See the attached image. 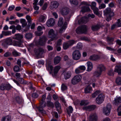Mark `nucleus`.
<instances>
[{"mask_svg": "<svg viewBox=\"0 0 121 121\" xmlns=\"http://www.w3.org/2000/svg\"><path fill=\"white\" fill-rule=\"evenodd\" d=\"M80 39L81 40L89 41H90V39L89 38L86 37L82 36L80 37Z\"/></svg>", "mask_w": 121, "mask_h": 121, "instance_id": "nucleus-47", "label": "nucleus"}, {"mask_svg": "<svg viewBox=\"0 0 121 121\" xmlns=\"http://www.w3.org/2000/svg\"><path fill=\"white\" fill-rule=\"evenodd\" d=\"M32 35L30 33L26 34L25 35L26 38L28 39H30L32 38Z\"/></svg>", "mask_w": 121, "mask_h": 121, "instance_id": "nucleus-48", "label": "nucleus"}, {"mask_svg": "<svg viewBox=\"0 0 121 121\" xmlns=\"http://www.w3.org/2000/svg\"><path fill=\"white\" fill-rule=\"evenodd\" d=\"M17 80L21 84H26L27 82L26 81H24L23 79L22 78H17Z\"/></svg>", "mask_w": 121, "mask_h": 121, "instance_id": "nucleus-40", "label": "nucleus"}, {"mask_svg": "<svg viewBox=\"0 0 121 121\" xmlns=\"http://www.w3.org/2000/svg\"><path fill=\"white\" fill-rule=\"evenodd\" d=\"M97 69L98 70L102 72L105 70V68L104 66L102 64L99 65L97 67Z\"/></svg>", "mask_w": 121, "mask_h": 121, "instance_id": "nucleus-26", "label": "nucleus"}, {"mask_svg": "<svg viewBox=\"0 0 121 121\" xmlns=\"http://www.w3.org/2000/svg\"><path fill=\"white\" fill-rule=\"evenodd\" d=\"M72 58L75 60H79L81 57L80 52L78 50H75L73 52L72 54Z\"/></svg>", "mask_w": 121, "mask_h": 121, "instance_id": "nucleus-2", "label": "nucleus"}, {"mask_svg": "<svg viewBox=\"0 0 121 121\" xmlns=\"http://www.w3.org/2000/svg\"><path fill=\"white\" fill-rule=\"evenodd\" d=\"M45 17L43 16H41L39 18L40 21L42 22H43L45 19Z\"/></svg>", "mask_w": 121, "mask_h": 121, "instance_id": "nucleus-64", "label": "nucleus"}, {"mask_svg": "<svg viewBox=\"0 0 121 121\" xmlns=\"http://www.w3.org/2000/svg\"><path fill=\"white\" fill-rule=\"evenodd\" d=\"M12 54L15 57L19 56L20 54L15 50H13V51Z\"/></svg>", "mask_w": 121, "mask_h": 121, "instance_id": "nucleus-37", "label": "nucleus"}, {"mask_svg": "<svg viewBox=\"0 0 121 121\" xmlns=\"http://www.w3.org/2000/svg\"><path fill=\"white\" fill-rule=\"evenodd\" d=\"M82 44L81 43H79L77 44L76 46V50H78L79 51V50L82 49Z\"/></svg>", "mask_w": 121, "mask_h": 121, "instance_id": "nucleus-41", "label": "nucleus"}, {"mask_svg": "<svg viewBox=\"0 0 121 121\" xmlns=\"http://www.w3.org/2000/svg\"><path fill=\"white\" fill-rule=\"evenodd\" d=\"M48 35L51 37H56L55 34L54 33V30L53 29H51L49 30L48 32Z\"/></svg>", "mask_w": 121, "mask_h": 121, "instance_id": "nucleus-30", "label": "nucleus"}, {"mask_svg": "<svg viewBox=\"0 0 121 121\" xmlns=\"http://www.w3.org/2000/svg\"><path fill=\"white\" fill-rule=\"evenodd\" d=\"M4 43L7 45H10L12 43V41L11 39L8 38L5 40Z\"/></svg>", "mask_w": 121, "mask_h": 121, "instance_id": "nucleus-25", "label": "nucleus"}, {"mask_svg": "<svg viewBox=\"0 0 121 121\" xmlns=\"http://www.w3.org/2000/svg\"><path fill=\"white\" fill-rule=\"evenodd\" d=\"M2 33L5 36L10 35L11 34V31H2Z\"/></svg>", "mask_w": 121, "mask_h": 121, "instance_id": "nucleus-45", "label": "nucleus"}, {"mask_svg": "<svg viewBox=\"0 0 121 121\" xmlns=\"http://www.w3.org/2000/svg\"><path fill=\"white\" fill-rule=\"evenodd\" d=\"M115 82L118 85H121V77H117L116 79Z\"/></svg>", "mask_w": 121, "mask_h": 121, "instance_id": "nucleus-32", "label": "nucleus"}, {"mask_svg": "<svg viewBox=\"0 0 121 121\" xmlns=\"http://www.w3.org/2000/svg\"><path fill=\"white\" fill-rule=\"evenodd\" d=\"M47 106H48L53 107L54 104L52 103L50 101H47Z\"/></svg>", "mask_w": 121, "mask_h": 121, "instance_id": "nucleus-56", "label": "nucleus"}, {"mask_svg": "<svg viewBox=\"0 0 121 121\" xmlns=\"http://www.w3.org/2000/svg\"><path fill=\"white\" fill-rule=\"evenodd\" d=\"M111 108V105L110 104H108L106 107H105L103 108V113L107 116L109 115L110 113Z\"/></svg>", "mask_w": 121, "mask_h": 121, "instance_id": "nucleus-5", "label": "nucleus"}, {"mask_svg": "<svg viewBox=\"0 0 121 121\" xmlns=\"http://www.w3.org/2000/svg\"><path fill=\"white\" fill-rule=\"evenodd\" d=\"M87 71H90L93 68V65L92 63L90 61H88L87 63Z\"/></svg>", "mask_w": 121, "mask_h": 121, "instance_id": "nucleus-23", "label": "nucleus"}, {"mask_svg": "<svg viewBox=\"0 0 121 121\" xmlns=\"http://www.w3.org/2000/svg\"><path fill=\"white\" fill-rule=\"evenodd\" d=\"M88 103L85 100H83L81 101L80 103V104L81 105H86L88 104Z\"/></svg>", "mask_w": 121, "mask_h": 121, "instance_id": "nucleus-54", "label": "nucleus"}, {"mask_svg": "<svg viewBox=\"0 0 121 121\" xmlns=\"http://www.w3.org/2000/svg\"><path fill=\"white\" fill-rule=\"evenodd\" d=\"M13 70L14 72H19L20 70L19 67L17 65L15 66L13 68Z\"/></svg>", "mask_w": 121, "mask_h": 121, "instance_id": "nucleus-52", "label": "nucleus"}, {"mask_svg": "<svg viewBox=\"0 0 121 121\" xmlns=\"http://www.w3.org/2000/svg\"><path fill=\"white\" fill-rule=\"evenodd\" d=\"M61 60L60 57L58 56L56 57L54 59V63L55 65H56L59 63Z\"/></svg>", "mask_w": 121, "mask_h": 121, "instance_id": "nucleus-29", "label": "nucleus"}, {"mask_svg": "<svg viewBox=\"0 0 121 121\" xmlns=\"http://www.w3.org/2000/svg\"><path fill=\"white\" fill-rule=\"evenodd\" d=\"M99 93V91H96L95 93L92 94V96L93 98H95L96 96Z\"/></svg>", "mask_w": 121, "mask_h": 121, "instance_id": "nucleus-53", "label": "nucleus"}, {"mask_svg": "<svg viewBox=\"0 0 121 121\" xmlns=\"http://www.w3.org/2000/svg\"><path fill=\"white\" fill-rule=\"evenodd\" d=\"M68 42L64 43L63 44V47L64 49H66L68 48L69 46Z\"/></svg>", "mask_w": 121, "mask_h": 121, "instance_id": "nucleus-42", "label": "nucleus"}, {"mask_svg": "<svg viewBox=\"0 0 121 121\" xmlns=\"http://www.w3.org/2000/svg\"><path fill=\"white\" fill-rule=\"evenodd\" d=\"M107 40L109 44H113L112 42L114 40L113 38L110 37H108L107 38Z\"/></svg>", "mask_w": 121, "mask_h": 121, "instance_id": "nucleus-31", "label": "nucleus"}, {"mask_svg": "<svg viewBox=\"0 0 121 121\" xmlns=\"http://www.w3.org/2000/svg\"><path fill=\"white\" fill-rule=\"evenodd\" d=\"M32 96L34 98H37L38 96V95L36 93H33L32 95Z\"/></svg>", "mask_w": 121, "mask_h": 121, "instance_id": "nucleus-62", "label": "nucleus"}, {"mask_svg": "<svg viewBox=\"0 0 121 121\" xmlns=\"http://www.w3.org/2000/svg\"><path fill=\"white\" fill-rule=\"evenodd\" d=\"M92 9L93 10L94 14L96 15H98L99 14V9L96 8H92Z\"/></svg>", "mask_w": 121, "mask_h": 121, "instance_id": "nucleus-38", "label": "nucleus"}, {"mask_svg": "<svg viewBox=\"0 0 121 121\" xmlns=\"http://www.w3.org/2000/svg\"><path fill=\"white\" fill-rule=\"evenodd\" d=\"M89 5L87 4L85 6L82 7V8L81 12L84 13L90 11V9L89 7Z\"/></svg>", "mask_w": 121, "mask_h": 121, "instance_id": "nucleus-16", "label": "nucleus"}, {"mask_svg": "<svg viewBox=\"0 0 121 121\" xmlns=\"http://www.w3.org/2000/svg\"><path fill=\"white\" fill-rule=\"evenodd\" d=\"M46 106V104L45 101H40V105L38 108V109L43 115L45 114V111L43 110V108L45 107Z\"/></svg>", "mask_w": 121, "mask_h": 121, "instance_id": "nucleus-4", "label": "nucleus"}, {"mask_svg": "<svg viewBox=\"0 0 121 121\" xmlns=\"http://www.w3.org/2000/svg\"><path fill=\"white\" fill-rule=\"evenodd\" d=\"M20 23L22 24V27L23 28L27 25V22L24 19H21L20 20Z\"/></svg>", "mask_w": 121, "mask_h": 121, "instance_id": "nucleus-28", "label": "nucleus"}, {"mask_svg": "<svg viewBox=\"0 0 121 121\" xmlns=\"http://www.w3.org/2000/svg\"><path fill=\"white\" fill-rule=\"evenodd\" d=\"M64 78L66 79L69 78L71 75V72L70 71L66 72L64 73Z\"/></svg>", "mask_w": 121, "mask_h": 121, "instance_id": "nucleus-24", "label": "nucleus"}, {"mask_svg": "<svg viewBox=\"0 0 121 121\" xmlns=\"http://www.w3.org/2000/svg\"><path fill=\"white\" fill-rule=\"evenodd\" d=\"M87 30V27L85 25H83L77 28L76 30V32L77 34H80L85 33Z\"/></svg>", "mask_w": 121, "mask_h": 121, "instance_id": "nucleus-1", "label": "nucleus"}, {"mask_svg": "<svg viewBox=\"0 0 121 121\" xmlns=\"http://www.w3.org/2000/svg\"><path fill=\"white\" fill-rule=\"evenodd\" d=\"M95 108V105H92L86 107H85L84 108L87 111H90L94 110Z\"/></svg>", "mask_w": 121, "mask_h": 121, "instance_id": "nucleus-19", "label": "nucleus"}, {"mask_svg": "<svg viewBox=\"0 0 121 121\" xmlns=\"http://www.w3.org/2000/svg\"><path fill=\"white\" fill-rule=\"evenodd\" d=\"M11 53L7 52L5 53L4 55V56L5 57H7L11 56Z\"/></svg>", "mask_w": 121, "mask_h": 121, "instance_id": "nucleus-60", "label": "nucleus"}, {"mask_svg": "<svg viewBox=\"0 0 121 121\" xmlns=\"http://www.w3.org/2000/svg\"><path fill=\"white\" fill-rule=\"evenodd\" d=\"M26 18L28 21V25L29 26H30L31 24L32 21L31 17L30 16L27 15L26 16Z\"/></svg>", "mask_w": 121, "mask_h": 121, "instance_id": "nucleus-36", "label": "nucleus"}, {"mask_svg": "<svg viewBox=\"0 0 121 121\" xmlns=\"http://www.w3.org/2000/svg\"><path fill=\"white\" fill-rule=\"evenodd\" d=\"M114 71L118 73L119 75H121V66L119 65H117L115 67Z\"/></svg>", "mask_w": 121, "mask_h": 121, "instance_id": "nucleus-18", "label": "nucleus"}, {"mask_svg": "<svg viewBox=\"0 0 121 121\" xmlns=\"http://www.w3.org/2000/svg\"><path fill=\"white\" fill-rule=\"evenodd\" d=\"M0 89L2 90H6V84H2L0 86Z\"/></svg>", "mask_w": 121, "mask_h": 121, "instance_id": "nucleus-51", "label": "nucleus"}, {"mask_svg": "<svg viewBox=\"0 0 121 121\" xmlns=\"http://www.w3.org/2000/svg\"><path fill=\"white\" fill-rule=\"evenodd\" d=\"M108 73V75L110 76H113L114 74L113 70H109Z\"/></svg>", "mask_w": 121, "mask_h": 121, "instance_id": "nucleus-61", "label": "nucleus"}, {"mask_svg": "<svg viewBox=\"0 0 121 121\" xmlns=\"http://www.w3.org/2000/svg\"><path fill=\"white\" fill-rule=\"evenodd\" d=\"M55 24V19L53 18H51L47 22L46 25L48 27H50L53 26Z\"/></svg>", "mask_w": 121, "mask_h": 121, "instance_id": "nucleus-9", "label": "nucleus"}, {"mask_svg": "<svg viewBox=\"0 0 121 121\" xmlns=\"http://www.w3.org/2000/svg\"><path fill=\"white\" fill-rule=\"evenodd\" d=\"M121 103V97L119 96L115 98L114 100L112 102L113 105H117L120 104Z\"/></svg>", "mask_w": 121, "mask_h": 121, "instance_id": "nucleus-10", "label": "nucleus"}, {"mask_svg": "<svg viewBox=\"0 0 121 121\" xmlns=\"http://www.w3.org/2000/svg\"><path fill=\"white\" fill-rule=\"evenodd\" d=\"M61 90L64 91L66 90L67 89V87L64 84H62L61 87Z\"/></svg>", "mask_w": 121, "mask_h": 121, "instance_id": "nucleus-57", "label": "nucleus"}, {"mask_svg": "<svg viewBox=\"0 0 121 121\" xmlns=\"http://www.w3.org/2000/svg\"><path fill=\"white\" fill-rule=\"evenodd\" d=\"M71 4L77 5L78 4L77 0H69Z\"/></svg>", "mask_w": 121, "mask_h": 121, "instance_id": "nucleus-50", "label": "nucleus"}, {"mask_svg": "<svg viewBox=\"0 0 121 121\" xmlns=\"http://www.w3.org/2000/svg\"><path fill=\"white\" fill-rule=\"evenodd\" d=\"M67 25V23L66 22H65L62 27L60 30L59 31L60 33H61L65 30L66 28Z\"/></svg>", "mask_w": 121, "mask_h": 121, "instance_id": "nucleus-27", "label": "nucleus"}, {"mask_svg": "<svg viewBox=\"0 0 121 121\" xmlns=\"http://www.w3.org/2000/svg\"><path fill=\"white\" fill-rule=\"evenodd\" d=\"M100 58V56L97 55H94L90 56L89 57V59L90 60H92L95 61H97L99 60Z\"/></svg>", "mask_w": 121, "mask_h": 121, "instance_id": "nucleus-12", "label": "nucleus"}, {"mask_svg": "<svg viewBox=\"0 0 121 121\" xmlns=\"http://www.w3.org/2000/svg\"><path fill=\"white\" fill-rule=\"evenodd\" d=\"M56 108V110L59 113H60L62 111L60 105V104L58 102H56L55 103Z\"/></svg>", "mask_w": 121, "mask_h": 121, "instance_id": "nucleus-13", "label": "nucleus"}, {"mask_svg": "<svg viewBox=\"0 0 121 121\" xmlns=\"http://www.w3.org/2000/svg\"><path fill=\"white\" fill-rule=\"evenodd\" d=\"M106 5L104 4H100L99 7V8L100 9L105 8L106 7Z\"/></svg>", "mask_w": 121, "mask_h": 121, "instance_id": "nucleus-63", "label": "nucleus"}, {"mask_svg": "<svg viewBox=\"0 0 121 121\" xmlns=\"http://www.w3.org/2000/svg\"><path fill=\"white\" fill-rule=\"evenodd\" d=\"M116 24V26L117 27H121V22L120 19H118L117 20V22Z\"/></svg>", "mask_w": 121, "mask_h": 121, "instance_id": "nucleus-49", "label": "nucleus"}, {"mask_svg": "<svg viewBox=\"0 0 121 121\" xmlns=\"http://www.w3.org/2000/svg\"><path fill=\"white\" fill-rule=\"evenodd\" d=\"M23 36L22 35L19 34H17L15 35L13 38L14 39L20 41L23 38Z\"/></svg>", "mask_w": 121, "mask_h": 121, "instance_id": "nucleus-17", "label": "nucleus"}, {"mask_svg": "<svg viewBox=\"0 0 121 121\" xmlns=\"http://www.w3.org/2000/svg\"><path fill=\"white\" fill-rule=\"evenodd\" d=\"M102 72L97 69V70L94 73V75L98 77L101 74Z\"/></svg>", "mask_w": 121, "mask_h": 121, "instance_id": "nucleus-44", "label": "nucleus"}, {"mask_svg": "<svg viewBox=\"0 0 121 121\" xmlns=\"http://www.w3.org/2000/svg\"><path fill=\"white\" fill-rule=\"evenodd\" d=\"M104 13L105 14L109 15H114V13L111 12V9L110 8H108L104 11Z\"/></svg>", "mask_w": 121, "mask_h": 121, "instance_id": "nucleus-20", "label": "nucleus"}, {"mask_svg": "<svg viewBox=\"0 0 121 121\" xmlns=\"http://www.w3.org/2000/svg\"><path fill=\"white\" fill-rule=\"evenodd\" d=\"M60 12L62 15L63 16L66 15L69 13V9L66 8H63L61 10Z\"/></svg>", "mask_w": 121, "mask_h": 121, "instance_id": "nucleus-14", "label": "nucleus"}, {"mask_svg": "<svg viewBox=\"0 0 121 121\" xmlns=\"http://www.w3.org/2000/svg\"><path fill=\"white\" fill-rule=\"evenodd\" d=\"M63 18L61 17H60L58 21V25L59 26H60L63 24Z\"/></svg>", "mask_w": 121, "mask_h": 121, "instance_id": "nucleus-35", "label": "nucleus"}, {"mask_svg": "<svg viewBox=\"0 0 121 121\" xmlns=\"http://www.w3.org/2000/svg\"><path fill=\"white\" fill-rule=\"evenodd\" d=\"M58 38L57 37H52L51 39L49 40L48 42V44H52V43H51V42L53 40H56Z\"/></svg>", "mask_w": 121, "mask_h": 121, "instance_id": "nucleus-43", "label": "nucleus"}, {"mask_svg": "<svg viewBox=\"0 0 121 121\" xmlns=\"http://www.w3.org/2000/svg\"><path fill=\"white\" fill-rule=\"evenodd\" d=\"M67 111L68 115H70V114L72 113L73 109L71 106H69L68 108L66 109Z\"/></svg>", "mask_w": 121, "mask_h": 121, "instance_id": "nucleus-34", "label": "nucleus"}, {"mask_svg": "<svg viewBox=\"0 0 121 121\" xmlns=\"http://www.w3.org/2000/svg\"><path fill=\"white\" fill-rule=\"evenodd\" d=\"M12 88V87L9 84H6V90H9Z\"/></svg>", "mask_w": 121, "mask_h": 121, "instance_id": "nucleus-59", "label": "nucleus"}, {"mask_svg": "<svg viewBox=\"0 0 121 121\" xmlns=\"http://www.w3.org/2000/svg\"><path fill=\"white\" fill-rule=\"evenodd\" d=\"M15 99L16 102L19 104H22L23 102V100L22 98L19 96H17L16 97Z\"/></svg>", "mask_w": 121, "mask_h": 121, "instance_id": "nucleus-22", "label": "nucleus"}, {"mask_svg": "<svg viewBox=\"0 0 121 121\" xmlns=\"http://www.w3.org/2000/svg\"><path fill=\"white\" fill-rule=\"evenodd\" d=\"M13 45L14 46H20V45L19 42L16 41H14L13 43Z\"/></svg>", "mask_w": 121, "mask_h": 121, "instance_id": "nucleus-55", "label": "nucleus"}, {"mask_svg": "<svg viewBox=\"0 0 121 121\" xmlns=\"http://www.w3.org/2000/svg\"><path fill=\"white\" fill-rule=\"evenodd\" d=\"M89 121H97L98 119L97 116L95 113L91 114L88 117Z\"/></svg>", "mask_w": 121, "mask_h": 121, "instance_id": "nucleus-7", "label": "nucleus"}, {"mask_svg": "<svg viewBox=\"0 0 121 121\" xmlns=\"http://www.w3.org/2000/svg\"><path fill=\"white\" fill-rule=\"evenodd\" d=\"M51 4L50 6V9H54L57 8L59 5V4L57 1H53L51 2Z\"/></svg>", "mask_w": 121, "mask_h": 121, "instance_id": "nucleus-11", "label": "nucleus"}, {"mask_svg": "<svg viewBox=\"0 0 121 121\" xmlns=\"http://www.w3.org/2000/svg\"><path fill=\"white\" fill-rule=\"evenodd\" d=\"M117 111L118 112V115L119 116H121V105L119 106L117 109Z\"/></svg>", "mask_w": 121, "mask_h": 121, "instance_id": "nucleus-46", "label": "nucleus"}, {"mask_svg": "<svg viewBox=\"0 0 121 121\" xmlns=\"http://www.w3.org/2000/svg\"><path fill=\"white\" fill-rule=\"evenodd\" d=\"M48 39L45 36H43L42 37H40L38 42L39 44L41 46L44 45Z\"/></svg>", "mask_w": 121, "mask_h": 121, "instance_id": "nucleus-6", "label": "nucleus"}, {"mask_svg": "<svg viewBox=\"0 0 121 121\" xmlns=\"http://www.w3.org/2000/svg\"><path fill=\"white\" fill-rule=\"evenodd\" d=\"M11 117L9 116H6L3 117L1 119V121H11Z\"/></svg>", "mask_w": 121, "mask_h": 121, "instance_id": "nucleus-33", "label": "nucleus"}, {"mask_svg": "<svg viewBox=\"0 0 121 121\" xmlns=\"http://www.w3.org/2000/svg\"><path fill=\"white\" fill-rule=\"evenodd\" d=\"M92 88L90 86H88L85 88V92L86 93H89L90 91L92 90Z\"/></svg>", "mask_w": 121, "mask_h": 121, "instance_id": "nucleus-39", "label": "nucleus"}, {"mask_svg": "<svg viewBox=\"0 0 121 121\" xmlns=\"http://www.w3.org/2000/svg\"><path fill=\"white\" fill-rule=\"evenodd\" d=\"M67 42L69 46H70L74 44L76 42L73 40H71L68 41Z\"/></svg>", "mask_w": 121, "mask_h": 121, "instance_id": "nucleus-58", "label": "nucleus"}, {"mask_svg": "<svg viewBox=\"0 0 121 121\" xmlns=\"http://www.w3.org/2000/svg\"><path fill=\"white\" fill-rule=\"evenodd\" d=\"M104 99V97L102 94H99L96 98V102L98 104H100L102 103Z\"/></svg>", "mask_w": 121, "mask_h": 121, "instance_id": "nucleus-8", "label": "nucleus"}, {"mask_svg": "<svg viewBox=\"0 0 121 121\" xmlns=\"http://www.w3.org/2000/svg\"><path fill=\"white\" fill-rule=\"evenodd\" d=\"M82 78V77L81 75L75 76L71 80V83L74 85H76L81 81Z\"/></svg>", "mask_w": 121, "mask_h": 121, "instance_id": "nucleus-3", "label": "nucleus"}, {"mask_svg": "<svg viewBox=\"0 0 121 121\" xmlns=\"http://www.w3.org/2000/svg\"><path fill=\"white\" fill-rule=\"evenodd\" d=\"M100 27L101 26L100 25L97 24L92 25L91 26V29L93 31H97L99 30Z\"/></svg>", "mask_w": 121, "mask_h": 121, "instance_id": "nucleus-15", "label": "nucleus"}, {"mask_svg": "<svg viewBox=\"0 0 121 121\" xmlns=\"http://www.w3.org/2000/svg\"><path fill=\"white\" fill-rule=\"evenodd\" d=\"M60 68V67L59 66H56L55 67L54 70V73L52 74L53 76H55L56 75L57 73L58 72V71Z\"/></svg>", "mask_w": 121, "mask_h": 121, "instance_id": "nucleus-21", "label": "nucleus"}]
</instances>
